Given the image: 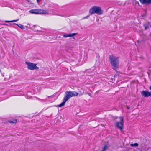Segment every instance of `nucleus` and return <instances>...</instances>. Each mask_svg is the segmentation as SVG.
Segmentation results:
<instances>
[{"label":"nucleus","mask_w":151,"mask_h":151,"mask_svg":"<svg viewBox=\"0 0 151 151\" xmlns=\"http://www.w3.org/2000/svg\"><path fill=\"white\" fill-rule=\"evenodd\" d=\"M78 93L75 91H67L66 92L63 99V101L58 105V106L61 107L63 106L66 102L73 96H78Z\"/></svg>","instance_id":"obj_1"},{"label":"nucleus","mask_w":151,"mask_h":151,"mask_svg":"<svg viewBox=\"0 0 151 151\" xmlns=\"http://www.w3.org/2000/svg\"><path fill=\"white\" fill-rule=\"evenodd\" d=\"M110 62L112 68L118 72L117 70L119 68V60L118 57H116L113 55L110 56L109 58Z\"/></svg>","instance_id":"obj_2"},{"label":"nucleus","mask_w":151,"mask_h":151,"mask_svg":"<svg viewBox=\"0 0 151 151\" xmlns=\"http://www.w3.org/2000/svg\"><path fill=\"white\" fill-rule=\"evenodd\" d=\"M89 12L91 15L96 14L100 15L102 14L103 11L100 7L93 6L90 9Z\"/></svg>","instance_id":"obj_3"},{"label":"nucleus","mask_w":151,"mask_h":151,"mask_svg":"<svg viewBox=\"0 0 151 151\" xmlns=\"http://www.w3.org/2000/svg\"><path fill=\"white\" fill-rule=\"evenodd\" d=\"M29 12L32 14H49L48 11L40 9H34L31 10H30Z\"/></svg>","instance_id":"obj_4"},{"label":"nucleus","mask_w":151,"mask_h":151,"mask_svg":"<svg viewBox=\"0 0 151 151\" xmlns=\"http://www.w3.org/2000/svg\"><path fill=\"white\" fill-rule=\"evenodd\" d=\"M120 121H116L115 123L116 127L122 131L124 123V119L123 117L120 116L119 117Z\"/></svg>","instance_id":"obj_5"},{"label":"nucleus","mask_w":151,"mask_h":151,"mask_svg":"<svg viewBox=\"0 0 151 151\" xmlns=\"http://www.w3.org/2000/svg\"><path fill=\"white\" fill-rule=\"evenodd\" d=\"M26 64L27 65L28 69L33 70L34 69H38L39 67L37 66V64L32 63L26 62Z\"/></svg>","instance_id":"obj_6"},{"label":"nucleus","mask_w":151,"mask_h":151,"mask_svg":"<svg viewBox=\"0 0 151 151\" xmlns=\"http://www.w3.org/2000/svg\"><path fill=\"white\" fill-rule=\"evenodd\" d=\"M149 89L151 90V86L150 87ZM141 95L146 97H148L149 96L151 97V92L150 93L148 91H143L141 92Z\"/></svg>","instance_id":"obj_7"},{"label":"nucleus","mask_w":151,"mask_h":151,"mask_svg":"<svg viewBox=\"0 0 151 151\" xmlns=\"http://www.w3.org/2000/svg\"><path fill=\"white\" fill-rule=\"evenodd\" d=\"M140 147L143 150L147 151L148 150V147L146 143L144 142L141 144Z\"/></svg>","instance_id":"obj_8"},{"label":"nucleus","mask_w":151,"mask_h":151,"mask_svg":"<svg viewBox=\"0 0 151 151\" xmlns=\"http://www.w3.org/2000/svg\"><path fill=\"white\" fill-rule=\"evenodd\" d=\"M141 3L142 4H151V0H139Z\"/></svg>","instance_id":"obj_9"},{"label":"nucleus","mask_w":151,"mask_h":151,"mask_svg":"<svg viewBox=\"0 0 151 151\" xmlns=\"http://www.w3.org/2000/svg\"><path fill=\"white\" fill-rule=\"evenodd\" d=\"M77 33H73L72 34H66L63 35L64 37L66 38L69 37H73L76 36L77 35Z\"/></svg>","instance_id":"obj_10"},{"label":"nucleus","mask_w":151,"mask_h":151,"mask_svg":"<svg viewBox=\"0 0 151 151\" xmlns=\"http://www.w3.org/2000/svg\"><path fill=\"white\" fill-rule=\"evenodd\" d=\"M8 122L9 123H11L12 124H13L17 123V120L16 119H14L13 121H8Z\"/></svg>","instance_id":"obj_11"},{"label":"nucleus","mask_w":151,"mask_h":151,"mask_svg":"<svg viewBox=\"0 0 151 151\" xmlns=\"http://www.w3.org/2000/svg\"><path fill=\"white\" fill-rule=\"evenodd\" d=\"M14 24L17 25L18 27L22 29H23L24 28V26L22 24H17L14 23Z\"/></svg>","instance_id":"obj_12"},{"label":"nucleus","mask_w":151,"mask_h":151,"mask_svg":"<svg viewBox=\"0 0 151 151\" xmlns=\"http://www.w3.org/2000/svg\"><path fill=\"white\" fill-rule=\"evenodd\" d=\"M19 20V19H18L17 20H13L11 21H5V22H7V23H9L10 22H17V21H18Z\"/></svg>","instance_id":"obj_13"},{"label":"nucleus","mask_w":151,"mask_h":151,"mask_svg":"<svg viewBox=\"0 0 151 151\" xmlns=\"http://www.w3.org/2000/svg\"><path fill=\"white\" fill-rule=\"evenodd\" d=\"M138 144L137 143H135L134 144H130V146L132 147H137L138 146Z\"/></svg>","instance_id":"obj_14"},{"label":"nucleus","mask_w":151,"mask_h":151,"mask_svg":"<svg viewBox=\"0 0 151 151\" xmlns=\"http://www.w3.org/2000/svg\"><path fill=\"white\" fill-rule=\"evenodd\" d=\"M145 30H147L148 28H149V24H144L143 25Z\"/></svg>","instance_id":"obj_15"},{"label":"nucleus","mask_w":151,"mask_h":151,"mask_svg":"<svg viewBox=\"0 0 151 151\" xmlns=\"http://www.w3.org/2000/svg\"><path fill=\"white\" fill-rule=\"evenodd\" d=\"M106 145H105L104 146L103 148V150H101V151H105V150H106Z\"/></svg>","instance_id":"obj_16"},{"label":"nucleus","mask_w":151,"mask_h":151,"mask_svg":"<svg viewBox=\"0 0 151 151\" xmlns=\"http://www.w3.org/2000/svg\"><path fill=\"white\" fill-rule=\"evenodd\" d=\"M126 107H127V109H130V107H129V106H127H127H126Z\"/></svg>","instance_id":"obj_17"},{"label":"nucleus","mask_w":151,"mask_h":151,"mask_svg":"<svg viewBox=\"0 0 151 151\" xmlns=\"http://www.w3.org/2000/svg\"><path fill=\"white\" fill-rule=\"evenodd\" d=\"M89 17V16H87L84 18L85 19L88 18Z\"/></svg>","instance_id":"obj_18"},{"label":"nucleus","mask_w":151,"mask_h":151,"mask_svg":"<svg viewBox=\"0 0 151 151\" xmlns=\"http://www.w3.org/2000/svg\"><path fill=\"white\" fill-rule=\"evenodd\" d=\"M26 0L28 2H30V0Z\"/></svg>","instance_id":"obj_19"},{"label":"nucleus","mask_w":151,"mask_h":151,"mask_svg":"<svg viewBox=\"0 0 151 151\" xmlns=\"http://www.w3.org/2000/svg\"><path fill=\"white\" fill-rule=\"evenodd\" d=\"M41 0H37V2H39Z\"/></svg>","instance_id":"obj_20"},{"label":"nucleus","mask_w":151,"mask_h":151,"mask_svg":"<svg viewBox=\"0 0 151 151\" xmlns=\"http://www.w3.org/2000/svg\"><path fill=\"white\" fill-rule=\"evenodd\" d=\"M0 71H1V70H0Z\"/></svg>","instance_id":"obj_21"}]
</instances>
